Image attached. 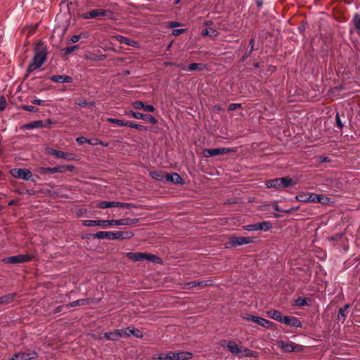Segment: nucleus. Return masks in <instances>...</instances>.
Wrapping results in <instances>:
<instances>
[{"label": "nucleus", "instance_id": "1", "mask_svg": "<svg viewBox=\"0 0 360 360\" xmlns=\"http://www.w3.org/2000/svg\"><path fill=\"white\" fill-rule=\"evenodd\" d=\"M139 219L124 218L120 219H111V220H84L82 224L85 226H96L101 228H107L111 226H130L136 224Z\"/></svg>", "mask_w": 360, "mask_h": 360}, {"label": "nucleus", "instance_id": "2", "mask_svg": "<svg viewBox=\"0 0 360 360\" xmlns=\"http://www.w3.org/2000/svg\"><path fill=\"white\" fill-rule=\"evenodd\" d=\"M47 56V49L44 43L39 42L36 44L34 48V57L29 65L27 71L31 72L40 67H41L45 62Z\"/></svg>", "mask_w": 360, "mask_h": 360}, {"label": "nucleus", "instance_id": "3", "mask_svg": "<svg viewBox=\"0 0 360 360\" xmlns=\"http://www.w3.org/2000/svg\"><path fill=\"white\" fill-rule=\"evenodd\" d=\"M297 184V179H291L288 176L276 178L265 182V185L268 188H276L278 191H281L288 187H292Z\"/></svg>", "mask_w": 360, "mask_h": 360}, {"label": "nucleus", "instance_id": "4", "mask_svg": "<svg viewBox=\"0 0 360 360\" xmlns=\"http://www.w3.org/2000/svg\"><path fill=\"white\" fill-rule=\"evenodd\" d=\"M134 236V233L131 231H98L94 234V237L99 239H129Z\"/></svg>", "mask_w": 360, "mask_h": 360}, {"label": "nucleus", "instance_id": "5", "mask_svg": "<svg viewBox=\"0 0 360 360\" xmlns=\"http://www.w3.org/2000/svg\"><path fill=\"white\" fill-rule=\"evenodd\" d=\"M295 198L302 202H320L322 204H327L330 200L328 198L319 194L316 193H300L297 195Z\"/></svg>", "mask_w": 360, "mask_h": 360}, {"label": "nucleus", "instance_id": "6", "mask_svg": "<svg viewBox=\"0 0 360 360\" xmlns=\"http://www.w3.org/2000/svg\"><path fill=\"white\" fill-rule=\"evenodd\" d=\"M279 347L285 352H300L303 347L292 342H285L283 340L278 342Z\"/></svg>", "mask_w": 360, "mask_h": 360}, {"label": "nucleus", "instance_id": "7", "mask_svg": "<svg viewBox=\"0 0 360 360\" xmlns=\"http://www.w3.org/2000/svg\"><path fill=\"white\" fill-rule=\"evenodd\" d=\"M10 173L14 178L21 179L25 181L30 180L32 176L31 172L24 168L13 169Z\"/></svg>", "mask_w": 360, "mask_h": 360}, {"label": "nucleus", "instance_id": "8", "mask_svg": "<svg viewBox=\"0 0 360 360\" xmlns=\"http://www.w3.org/2000/svg\"><path fill=\"white\" fill-rule=\"evenodd\" d=\"M30 255H18L5 257L3 262L6 264H19L30 261L32 259Z\"/></svg>", "mask_w": 360, "mask_h": 360}, {"label": "nucleus", "instance_id": "9", "mask_svg": "<svg viewBox=\"0 0 360 360\" xmlns=\"http://www.w3.org/2000/svg\"><path fill=\"white\" fill-rule=\"evenodd\" d=\"M233 151H235L234 149L226 148H210V149L203 150L202 155L205 158H210L214 155L226 154V153H229L230 152H233Z\"/></svg>", "mask_w": 360, "mask_h": 360}, {"label": "nucleus", "instance_id": "10", "mask_svg": "<svg viewBox=\"0 0 360 360\" xmlns=\"http://www.w3.org/2000/svg\"><path fill=\"white\" fill-rule=\"evenodd\" d=\"M254 239L252 237H231L229 242V245L231 246H240L243 245L252 243Z\"/></svg>", "mask_w": 360, "mask_h": 360}, {"label": "nucleus", "instance_id": "11", "mask_svg": "<svg viewBox=\"0 0 360 360\" xmlns=\"http://www.w3.org/2000/svg\"><path fill=\"white\" fill-rule=\"evenodd\" d=\"M271 228V224L268 221H262L255 224H250L243 226V229L248 231H267Z\"/></svg>", "mask_w": 360, "mask_h": 360}, {"label": "nucleus", "instance_id": "12", "mask_svg": "<svg viewBox=\"0 0 360 360\" xmlns=\"http://www.w3.org/2000/svg\"><path fill=\"white\" fill-rule=\"evenodd\" d=\"M223 347H226L233 355H239L241 352V347L236 342L229 340H222L220 343Z\"/></svg>", "mask_w": 360, "mask_h": 360}, {"label": "nucleus", "instance_id": "13", "mask_svg": "<svg viewBox=\"0 0 360 360\" xmlns=\"http://www.w3.org/2000/svg\"><path fill=\"white\" fill-rule=\"evenodd\" d=\"M47 153L55 156L56 158H63L67 160H75V155L73 154L57 150L51 148H47Z\"/></svg>", "mask_w": 360, "mask_h": 360}, {"label": "nucleus", "instance_id": "14", "mask_svg": "<svg viewBox=\"0 0 360 360\" xmlns=\"http://www.w3.org/2000/svg\"><path fill=\"white\" fill-rule=\"evenodd\" d=\"M212 281L210 279L203 280V281H191V282L184 283L182 288L183 289H190V288H195L197 286L206 287V286L212 285Z\"/></svg>", "mask_w": 360, "mask_h": 360}, {"label": "nucleus", "instance_id": "15", "mask_svg": "<svg viewBox=\"0 0 360 360\" xmlns=\"http://www.w3.org/2000/svg\"><path fill=\"white\" fill-rule=\"evenodd\" d=\"M281 323L295 328H300L302 326L300 320L295 316H283Z\"/></svg>", "mask_w": 360, "mask_h": 360}, {"label": "nucleus", "instance_id": "16", "mask_svg": "<svg viewBox=\"0 0 360 360\" xmlns=\"http://www.w3.org/2000/svg\"><path fill=\"white\" fill-rule=\"evenodd\" d=\"M126 256L131 260L134 262H139L144 260L145 253L144 252H128L126 253Z\"/></svg>", "mask_w": 360, "mask_h": 360}, {"label": "nucleus", "instance_id": "17", "mask_svg": "<svg viewBox=\"0 0 360 360\" xmlns=\"http://www.w3.org/2000/svg\"><path fill=\"white\" fill-rule=\"evenodd\" d=\"M165 181H170L176 184H182V179L177 173L166 174Z\"/></svg>", "mask_w": 360, "mask_h": 360}, {"label": "nucleus", "instance_id": "18", "mask_svg": "<svg viewBox=\"0 0 360 360\" xmlns=\"http://www.w3.org/2000/svg\"><path fill=\"white\" fill-rule=\"evenodd\" d=\"M50 79L53 82L60 83H70L72 82V77L67 75H53L50 77Z\"/></svg>", "mask_w": 360, "mask_h": 360}, {"label": "nucleus", "instance_id": "19", "mask_svg": "<svg viewBox=\"0 0 360 360\" xmlns=\"http://www.w3.org/2000/svg\"><path fill=\"white\" fill-rule=\"evenodd\" d=\"M153 358L159 360H176L175 352L158 354L154 355Z\"/></svg>", "mask_w": 360, "mask_h": 360}, {"label": "nucleus", "instance_id": "20", "mask_svg": "<svg viewBox=\"0 0 360 360\" xmlns=\"http://www.w3.org/2000/svg\"><path fill=\"white\" fill-rule=\"evenodd\" d=\"M91 302L90 299H81L78 300L73 301L72 302L66 304L67 308L75 307L77 306H83L86 304H89Z\"/></svg>", "mask_w": 360, "mask_h": 360}, {"label": "nucleus", "instance_id": "21", "mask_svg": "<svg viewBox=\"0 0 360 360\" xmlns=\"http://www.w3.org/2000/svg\"><path fill=\"white\" fill-rule=\"evenodd\" d=\"M238 356L240 357H257V353L248 348L241 347V352Z\"/></svg>", "mask_w": 360, "mask_h": 360}, {"label": "nucleus", "instance_id": "22", "mask_svg": "<svg viewBox=\"0 0 360 360\" xmlns=\"http://www.w3.org/2000/svg\"><path fill=\"white\" fill-rule=\"evenodd\" d=\"M43 125H44L43 121L37 120V121H34L30 123L25 124L22 127V129L30 130V129H33L34 128L43 127Z\"/></svg>", "mask_w": 360, "mask_h": 360}, {"label": "nucleus", "instance_id": "23", "mask_svg": "<svg viewBox=\"0 0 360 360\" xmlns=\"http://www.w3.org/2000/svg\"><path fill=\"white\" fill-rule=\"evenodd\" d=\"M116 40H117L119 42L125 44L127 45L134 46L136 44V42L131 40L130 39L121 36V35H116L114 37Z\"/></svg>", "mask_w": 360, "mask_h": 360}, {"label": "nucleus", "instance_id": "24", "mask_svg": "<svg viewBox=\"0 0 360 360\" xmlns=\"http://www.w3.org/2000/svg\"><path fill=\"white\" fill-rule=\"evenodd\" d=\"M269 318L274 319L277 321L281 322L283 316L281 313L277 310H270L267 312Z\"/></svg>", "mask_w": 360, "mask_h": 360}, {"label": "nucleus", "instance_id": "25", "mask_svg": "<svg viewBox=\"0 0 360 360\" xmlns=\"http://www.w3.org/2000/svg\"><path fill=\"white\" fill-rule=\"evenodd\" d=\"M150 176L160 181H165L166 174L162 172L153 171L150 172Z\"/></svg>", "mask_w": 360, "mask_h": 360}, {"label": "nucleus", "instance_id": "26", "mask_svg": "<svg viewBox=\"0 0 360 360\" xmlns=\"http://www.w3.org/2000/svg\"><path fill=\"white\" fill-rule=\"evenodd\" d=\"M119 335H120V331L117 329L115 330L114 331L105 333L104 334V337L107 340H113V341L119 340L120 339Z\"/></svg>", "mask_w": 360, "mask_h": 360}, {"label": "nucleus", "instance_id": "27", "mask_svg": "<svg viewBox=\"0 0 360 360\" xmlns=\"http://www.w3.org/2000/svg\"><path fill=\"white\" fill-rule=\"evenodd\" d=\"M256 323L266 328H271L274 326V323L272 322L259 316L258 317Z\"/></svg>", "mask_w": 360, "mask_h": 360}, {"label": "nucleus", "instance_id": "28", "mask_svg": "<svg viewBox=\"0 0 360 360\" xmlns=\"http://www.w3.org/2000/svg\"><path fill=\"white\" fill-rule=\"evenodd\" d=\"M175 356L176 357V360H186L191 359L193 355L191 352H181L175 353Z\"/></svg>", "mask_w": 360, "mask_h": 360}, {"label": "nucleus", "instance_id": "29", "mask_svg": "<svg viewBox=\"0 0 360 360\" xmlns=\"http://www.w3.org/2000/svg\"><path fill=\"white\" fill-rule=\"evenodd\" d=\"M55 168L54 167H38L36 171L41 175L44 174H54L55 172Z\"/></svg>", "mask_w": 360, "mask_h": 360}, {"label": "nucleus", "instance_id": "30", "mask_svg": "<svg viewBox=\"0 0 360 360\" xmlns=\"http://www.w3.org/2000/svg\"><path fill=\"white\" fill-rule=\"evenodd\" d=\"M349 304H345L344 306V307L342 308H340L338 311V319L342 321V322H344L346 319V317H347V314H346V311L349 309Z\"/></svg>", "mask_w": 360, "mask_h": 360}, {"label": "nucleus", "instance_id": "31", "mask_svg": "<svg viewBox=\"0 0 360 360\" xmlns=\"http://www.w3.org/2000/svg\"><path fill=\"white\" fill-rule=\"evenodd\" d=\"M144 260L153 262L158 263V264L162 263V259L159 257H158L155 255L148 254V253H145Z\"/></svg>", "mask_w": 360, "mask_h": 360}, {"label": "nucleus", "instance_id": "32", "mask_svg": "<svg viewBox=\"0 0 360 360\" xmlns=\"http://www.w3.org/2000/svg\"><path fill=\"white\" fill-rule=\"evenodd\" d=\"M218 32L217 31L212 28V27H208L202 30V36H209L210 37H214L217 36Z\"/></svg>", "mask_w": 360, "mask_h": 360}, {"label": "nucleus", "instance_id": "33", "mask_svg": "<svg viewBox=\"0 0 360 360\" xmlns=\"http://www.w3.org/2000/svg\"><path fill=\"white\" fill-rule=\"evenodd\" d=\"M55 172L64 173L66 171H72L74 169V166L72 165H58L57 167H54Z\"/></svg>", "mask_w": 360, "mask_h": 360}, {"label": "nucleus", "instance_id": "34", "mask_svg": "<svg viewBox=\"0 0 360 360\" xmlns=\"http://www.w3.org/2000/svg\"><path fill=\"white\" fill-rule=\"evenodd\" d=\"M97 207L101 209L115 207H116V202L102 201L98 204Z\"/></svg>", "mask_w": 360, "mask_h": 360}, {"label": "nucleus", "instance_id": "35", "mask_svg": "<svg viewBox=\"0 0 360 360\" xmlns=\"http://www.w3.org/2000/svg\"><path fill=\"white\" fill-rule=\"evenodd\" d=\"M14 294H8L0 297V304H8L14 299Z\"/></svg>", "mask_w": 360, "mask_h": 360}, {"label": "nucleus", "instance_id": "36", "mask_svg": "<svg viewBox=\"0 0 360 360\" xmlns=\"http://www.w3.org/2000/svg\"><path fill=\"white\" fill-rule=\"evenodd\" d=\"M125 127H129L134 128V129H139L140 130H146L147 129V128L143 125H140L139 124H136V123H134L132 122H129V121L126 122Z\"/></svg>", "mask_w": 360, "mask_h": 360}, {"label": "nucleus", "instance_id": "37", "mask_svg": "<svg viewBox=\"0 0 360 360\" xmlns=\"http://www.w3.org/2000/svg\"><path fill=\"white\" fill-rule=\"evenodd\" d=\"M106 11L104 9H94L91 11L93 18L100 16H104L106 14Z\"/></svg>", "mask_w": 360, "mask_h": 360}, {"label": "nucleus", "instance_id": "38", "mask_svg": "<svg viewBox=\"0 0 360 360\" xmlns=\"http://www.w3.org/2000/svg\"><path fill=\"white\" fill-rule=\"evenodd\" d=\"M107 122H108L110 123L116 124L117 125L120 126V127H125L127 121L115 119V118H107Z\"/></svg>", "mask_w": 360, "mask_h": 360}, {"label": "nucleus", "instance_id": "39", "mask_svg": "<svg viewBox=\"0 0 360 360\" xmlns=\"http://www.w3.org/2000/svg\"><path fill=\"white\" fill-rule=\"evenodd\" d=\"M129 333H130V335H134L136 338H141L143 337L142 333L134 327L129 328Z\"/></svg>", "mask_w": 360, "mask_h": 360}, {"label": "nucleus", "instance_id": "40", "mask_svg": "<svg viewBox=\"0 0 360 360\" xmlns=\"http://www.w3.org/2000/svg\"><path fill=\"white\" fill-rule=\"evenodd\" d=\"M116 207L127 208V209L136 207V206L134 204L124 203V202H116Z\"/></svg>", "mask_w": 360, "mask_h": 360}, {"label": "nucleus", "instance_id": "41", "mask_svg": "<svg viewBox=\"0 0 360 360\" xmlns=\"http://www.w3.org/2000/svg\"><path fill=\"white\" fill-rule=\"evenodd\" d=\"M130 115L135 119H146V115H144L139 112L130 111Z\"/></svg>", "mask_w": 360, "mask_h": 360}, {"label": "nucleus", "instance_id": "42", "mask_svg": "<svg viewBox=\"0 0 360 360\" xmlns=\"http://www.w3.org/2000/svg\"><path fill=\"white\" fill-rule=\"evenodd\" d=\"M202 65L200 63H191L188 65V71H194V70H202L200 67Z\"/></svg>", "mask_w": 360, "mask_h": 360}, {"label": "nucleus", "instance_id": "43", "mask_svg": "<svg viewBox=\"0 0 360 360\" xmlns=\"http://www.w3.org/2000/svg\"><path fill=\"white\" fill-rule=\"evenodd\" d=\"M20 108L29 112H37L38 111V108L32 105H23L20 107Z\"/></svg>", "mask_w": 360, "mask_h": 360}, {"label": "nucleus", "instance_id": "44", "mask_svg": "<svg viewBox=\"0 0 360 360\" xmlns=\"http://www.w3.org/2000/svg\"><path fill=\"white\" fill-rule=\"evenodd\" d=\"M120 331L119 338H121L122 337H129L130 336V333H129V328L117 329Z\"/></svg>", "mask_w": 360, "mask_h": 360}, {"label": "nucleus", "instance_id": "45", "mask_svg": "<svg viewBox=\"0 0 360 360\" xmlns=\"http://www.w3.org/2000/svg\"><path fill=\"white\" fill-rule=\"evenodd\" d=\"M132 106L136 110L143 109L144 103L140 101H136L132 103Z\"/></svg>", "mask_w": 360, "mask_h": 360}, {"label": "nucleus", "instance_id": "46", "mask_svg": "<svg viewBox=\"0 0 360 360\" xmlns=\"http://www.w3.org/2000/svg\"><path fill=\"white\" fill-rule=\"evenodd\" d=\"M78 48L79 47L77 45H75V46H69V47L64 49L63 51L66 55H69L71 53H72L73 51H75V50H77Z\"/></svg>", "mask_w": 360, "mask_h": 360}, {"label": "nucleus", "instance_id": "47", "mask_svg": "<svg viewBox=\"0 0 360 360\" xmlns=\"http://www.w3.org/2000/svg\"><path fill=\"white\" fill-rule=\"evenodd\" d=\"M354 22L356 28L358 30V32L360 34V17L357 15L354 16Z\"/></svg>", "mask_w": 360, "mask_h": 360}, {"label": "nucleus", "instance_id": "48", "mask_svg": "<svg viewBox=\"0 0 360 360\" xmlns=\"http://www.w3.org/2000/svg\"><path fill=\"white\" fill-rule=\"evenodd\" d=\"M145 118H146V119H144L145 120H147L148 122H149L153 124H155L158 123L157 119L155 117H153V115H146V117Z\"/></svg>", "mask_w": 360, "mask_h": 360}, {"label": "nucleus", "instance_id": "49", "mask_svg": "<svg viewBox=\"0 0 360 360\" xmlns=\"http://www.w3.org/2000/svg\"><path fill=\"white\" fill-rule=\"evenodd\" d=\"M76 141L79 144V145H82L84 144V143H88L89 141V139L84 137V136H79V137H77L76 139Z\"/></svg>", "mask_w": 360, "mask_h": 360}, {"label": "nucleus", "instance_id": "50", "mask_svg": "<svg viewBox=\"0 0 360 360\" xmlns=\"http://www.w3.org/2000/svg\"><path fill=\"white\" fill-rule=\"evenodd\" d=\"M185 32V30L184 29H174L172 30V34L174 35V36H179L183 33Z\"/></svg>", "mask_w": 360, "mask_h": 360}, {"label": "nucleus", "instance_id": "51", "mask_svg": "<svg viewBox=\"0 0 360 360\" xmlns=\"http://www.w3.org/2000/svg\"><path fill=\"white\" fill-rule=\"evenodd\" d=\"M6 101L4 97L0 98V111L4 110L6 108Z\"/></svg>", "mask_w": 360, "mask_h": 360}, {"label": "nucleus", "instance_id": "52", "mask_svg": "<svg viewBox=\"0 0 360 360\" xmlns=\"http://www.w3.org/2000/svg\"><path fill=\"white\" fill-rule=\"evenodd\" d=\"M335 120H336V124L338 126V127L342 129L343 127L344 124L342 122V121L340 120V115H339L338 113L336 114Z\"/></svg>", "mask_w": 360, "mask_h": 360}, {"label": "nucleus", "instance_id": "53", "mask_svg": "<svg viewBox=\"0 0 360 360\" xmlns=\"http://www.w3.org/2000/svg\"><path fill=\"white\" fill-rule=\"evenodd\" d=\"M146 112H153L155 111V108L152 105H145L143 109Z\"/></svg>", "mask_w": 360, "mask_h": 360}, {"label": "nucleus", "instance_id": "54", "mask_svg": "<svg viewBox=\"0 0 360 360\" xmlns=\"http://www.w3.org/2000/svg\"><path fill=\"white\" fill-rule=\"evenodd\" d=\"M88 143H89L90 145L96 146V145H98V144H103V141H101L98 139H94V140L89 139Z\"/></svg>", "mask_w": 360, "mask_h": 360}, {"label": "nucleus", "instance_id": "55", "mask_svg": "<svg viewBox=\"0 0 360 360\" xmlns=\"http://www.w3.org/2000/svg\"><path fill=\"white\" fill-rule=\"evenodd\" d=\"M241 105L240 103H231L229 105V110H234L238 108H240Z\"/></svg>", "mask_w": 360, "mask_h": 360}, {"label": "nucleus", "instance_id": "56", "mask_svg": "<svg viewBox=\"0 0 360 360\" xmlns=\"http://www.w3.org/2000/svg\"><path fill=\"white\" fill-rule=\"evenodd\" d=\"M274 209H275L276 210H277V211H282V210L278 207V205H276V206L274 207ZM295 210H297V208H293V207H292V208H290V209H289V210H283V212H286V213H290V212H293V211H295Z\"/></svg>", "mask_w": 360, "mask_h": 360}, {"label": "nucleus", "instance_id": "57", "mask_svg": "<svg viewBox=\"0 0 360 360\" xmlns=\"http://www.w3.org/2000/svg\"><path fill=\"white\" fill-rule=\"evenodd\" d=\"M81 38V35H73L70 39V43H76Z\"/></svg>", "mask_w": 360, "mask_h": 360}, {"label": "nucleus", "instance_id": "58", "mask_svg": "<svg viewBox=\"0 0 360 360\" xmlns=\"http://www.w3.org/2000/svg\"><path fill=\"white\" fill-rule=\"evenodd\" d=\"M180 25H181V24L179 22H169L167 24V27H170V28L175 27H179Z\"/></svg>", "mask_w": 360, "mask_h": 360}, {"label": "nucleus", "instance_id": "59", "mask_svg": "<svg viewBox=\"0 0 360 360\" xmlns=\"http://www.w3.org/2000/svg\"><path fill=\"white\" fill-rule=\"evenodd\" d=\"M77 104L82 108H84L87 105V101L84 99H82V100L79 101L77 103Z\"/></svg>", "mask_w": 360, "mask_h": 360}, {"label": "nucleus", "instance_id": "60", "mask_svg": "<svg viewBox=\"0 0 360 360\" xmlns=\"http://www.w3.org/2000/svg\"><path fill=\"white\" fill-rule=\"evenodd\" d=\"M44 103V101L43 100H41L39 98H35L34 100L32 101V104H35V105H43Z\"/></svg>", "mask_w": 360, "mask_h": 360}, {"label": "nucleus", "instance_id": "61", "mask_svg": "<svg viewBox=\"0 0 360 360\" xmlns=\"http://www.w3.org/2000/svg\"><path fill=\"white\" fill-rule=\"evenodd\" d=\"M82 17L84 18V19H89V18H93V16H92V14H91V11L90 12H88V13H83Z\"/></svg>", "mask_w": 360, "mask_h": 360}, {"label": "nucleus", "instance_id": "62", "mask_svg": "<svg viewBox=\"0 0 360 360\" xmlns=\"http://www.w3.org/2000/svg\"><path fill=\"white\" fill-rule=\"evenodd\" d=\"M53 123L54 122L51 119H47L44 122V124L46 125H43V127H48L50 125L53 124Z\"/></svg>", "mask_w": 360, "mask_h": 360}, {"label": "nucleus", "instance_id": "63", "mask_svg": "<svg viewBox=\"0 0 360 360\" xmlns=\"http://www.w3.org/2000/svg\"><path fill=\"white\" fill-rule=\"evenodd\" d=\"M319 162L321 163L329 162V158L328 157L321 156L319 158Z\"/></svg>", "mask_w": 360, "mask_h": 360}, {"label": "nucleus", "instance_id": "64", "mask_svg": "<svg viewBox=\"0 0 360 360\" xmlns=\"http://www.w3.org/2000/svg\"><path fill=\"white\" fill-rule=\"evenodd\" d=\"M253 315H250V314H246L243 316V319H245V320L247 321H252V318Z\"/></svg>", "mask_w": 360, "mask_h": 360}]
</instances>
